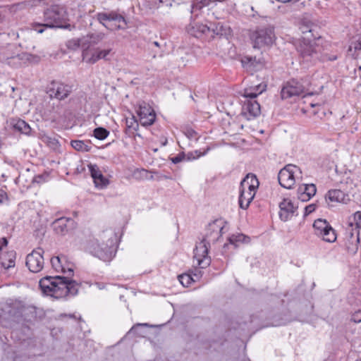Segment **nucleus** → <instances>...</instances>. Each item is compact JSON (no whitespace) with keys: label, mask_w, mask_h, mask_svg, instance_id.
Segmentation results:
<instances>
[{"label":"nucleus","mask_w":361,"mask_h":361,"mask_svg":"<svg viewBox=\"0 0 361 361\" xmlns=\"http://www.w3.org/2000/svg\"><path fill=\"white\" fill-rule=\"evenodd\" d=\"M63 262H66L64 255L56 256L51 258V264L53 269L57 272L66 274V276H47L40 279L39 282L42 292L54 298L59 299L68 295H75L78 290V284L75 281L69 278L73 274V265L68 264L64 268Z\"/></svg>","instance_id":"obj_1"},{"label":"nucleus","mask_w":361,"mask_h":361,"mask_svg":"<svg viewBox=\"0 0 361 361\" xmlns=\"http://www.w3.org/2000/svg\"><path fill=\"white\" fill-rule=\"evenodd\" d=\"M224 221L221 219L215 220L207 226V231L202 240L196 245L194 250V257L197 259L200 269L207 267L211 262L208 257V250L211 243H216L222 235L224 228Z\"/></svg>","instance_id":"obj_2"},{"label":"nucleus","mask_w":361,"mask_h":361,"mask_svg":"<svg viewBox=\"0 0 361 361\" xmlns=\"http://www.w3.org/2000/svg\"><path fill=\"white\" fill-rule=\"evenodd\" d=\"M44 23H34L31 25L32 29L38 33H42L47 27L67 28L68 20V13L63 6L53 5L44 11Z\"/></svg>","instance_id":"obj_3"},{"label":"nucleus","mask_w":361,"mask_h":361,"mask_svg":"<svg viewBox=\"0 0 361 361\" xmlns=\"http://www.w3.org/2000/svg\"><path fill=\"white\" fill-rule=\"evenodd\" d=\"M116 235L113 231L106 230L100 235L99 239L92 241L90 252L99 259L109 262L114 257Z\"/></svg>","instance_id":"obj_4"},{"label":"nucleus","mask_w":361,"mask_h":361,"mask_svg":"<svg viewBox=\"0 0 361 361\" xmlns=\"http://www.w3.org/2000/svg\"><path fill=\"white\" fill-rule=\"evenodd\" d=\"M297 51L303 62L314 63L318 61H335L336 55L329 56L322 54V47L314 40L303 39L297 45Z\"/></svg>","instance_id":"obj_5"},{"label":"nucleus","mask_w":361,"mask_h":361,"mask_svg":"<svg viewBox=\"0 0 361 361\" xmlns=\"http://www.w3.org/2000/svg\"><path fill=\"white\" fill-rule=\"evenodd\" d=\"M258 186V179L256 176L253 174L247 175L240 182L238 203L241 209H247L250 202L255 197Z\"/></svg>","instance_id":"obj_6"},{"label":"nucleus","mask_w":361,"mask_h":361,"mask_svg":"<svg viewBox=\"0 0 361 361\" xmlns=\"http://www.w3.org/2000/svg\"><path fill=\"white\" fill-rule=\"evenodd\" d=\"M96 19L106 28L109 30H125L128 22L123 13L118 11L97 13Z\"/></svg>","instance_id":"obj_7"},{"label":"nucleus","mask_w":361,"mask_h":361,"mask_svg":"<svg viewBox=\"0 0 361 361\" xmlns=\"http://www.w3.org/2000/svg\"><path fill=\"white\" fill-rule=\"evenodd\" d=\"M264 89L261 90L258 93L251 90H245L243 97L246 99L242 107V114L247 119L251 120L260 114V105L255 100L258 94L262 92Z\"/></svg>","instance_id":"obj_8"},{"label":"nucleus","mask_w":361,"mask_h":361,"mask_svg":"<svg viewBox=\"0 0 361 361\" xmlns=\"http://www.w3.org/2000/svg\"><path fill=\"white\" fill-rule=\"evenodd\" d=\"M253 47L259 49L272 44L275 39L274 27L266 25L259 27L252 36Z\"/></svg>","instance_id":"obj_9"},{"label":"nucleus","mask_w":361,"mask_h":361,"mask_svg":"<svg viewBox=\"0 0 361 361\" xmlns=\"http://www.w3.org/2000/svg\"><path fill=\"white\" fill-rule=\"evenodd\" d=\"M344 239L348 252L351 255L356 254L361 243V229L353 223H349L345 228Z\"/></svg>","instance_id":"obj_10"},{"label":"nucleus","mask_w":361,"mask_h":361,"mask_svg":"<svg viewBox=\"0 0 361 361\" xmlns=\"http://www.w3.org/2000/svg\"><path fill=\"white\" fill-rule=\"evenodd\" d=\"M301 175L299 167L293 164H288L280 170L278 175L279 184L284 188L290 189L295 183V179Z\"/></svg>","instance_id":"obj_11"},{"label":"nucleus","mask_w":361,"mask_h":361,"mask_svg":"<svg viewBox=\"0 0 361 361\" xmlns=\"http://www.w3.org/2000/svg\"><path fill=\"white\" fill-rule=\"evenodd\" d=\"M137 114L139 116L140 123L142 126H150L156 120L154 110L145 102H140L137 104Z\"/></svg>","instance_id":"obj_12"},{"label":"nucleus","mask_w":361,"mask_h":361,"mask_svg":"<svg viewBox=\"0 0 361 361\" xmlns=\"http://www.w3.org/2000/svg\"><path fill=\"white\" fill-rule=\"evenodd\" d=\"M54 232L59 235L71 234L76 228V223L71 218L61 217L52 223Z\"/></svg>","instance_id":"obj_13"},{"label":"nucleus","mask_w":361,"mask_h":361,"mask_svg":"<svg viewBox=\"0 0 361 361\" xmlns=\"http://www.w3.org/2000/svg\"><path fill=\"white\" fill-rule=\"evenodd\" d=\"M44 251L38 247L34 250L26 257V266L29 270L33 273L39 272L44 267V258L42 256Z\"/></svg>","instance_id":"obj_14"},{"label":"nucleus","mask_w":361,"mask_h":361,"mask_svg":"<svg viewBox=\"0 0 361 361\" xmlns=\"http://www.w3.org/2000/svg\"><path fill=\"white\" fill-rule=\"evenodd\" d=\"M306 86L301 82L293 80L286 83L281 90V94L283 99L295 96H300L305 93Z\"/></svg>","instance_id":"obj_15"},{"label":"nucleus","mask_w":361,"mask_h":361,"mask_svg":"<svg viewBox=\"0 0 361 361\" xmlns=\"http://www.w3.org/2000/svg\"><path fill=\"white\" fill-rule=\"evenodd\" d=\"M71 87L59 82H52L49 87L48 93L51 97L59 100L64 99L71 92Z\"/></svg>","instance_id":"obj_16"},{"label":"nucleus","mask_w":361,"mask_h":361,"mask_svg":"<svg viewBox=\"0 0 361 361\" xmlns=\"http://www.w3.org/2000/svg\"><path fill=\"white\" fill-rule=\"evenodd\" d=\"M30 55L27 53H22L8 56L4 53L0 54V60L13 68H18L30 59Z\"/></svg>","instance_id":"obj_17"},{"label":"nucleus","mask_w":361,"mask_h":361,"mask_svg":"<svg viewBox=\"0 0 361 361\" xmlns=\"http://www.w3.org/2000/svg\"><path fill=\"white\" fill-rule=\"evenodd\" d=\"M279 217L283 221L290 219L295 214L297 209V207H295L292 201L288 198L283 200L279 204Z\"/></svg>","instance_id":"obj_18"},{"label":"nucleus","mask_w":361,"mask_h":361,"mask_svg":"<svg viewBox=\"0 0 361 361\" xmlns=\"http://www.w3.org/2000/svg\"><path fill=\"white\" fill-rule=\"evenodd\" d=\"M88 168L97 187L104 188L109 184V180L106 178L99 167L95 164H89Z\"/></svg>","instance_id":"obj_19"},{"label":"nucleus","mask_w":361,"mask_h":361,"mask_svg":"<svg viewBox=\"0 0 361 361\" xmlns=\"http://www.w3.org/2000/svg\"><path fill=\"white\" fill-rule=\"evenodd\" d=\"M325 198L329 206H333V203L336 202L346 203L349 200L348 195L341 190H330Z\"/></svg>","instance_id":"obj_20"},{"label":"nucleus","mask_w":361,"mask_h":361,"mask_svg":"<svg viewBox=\"0 0 361 361\" xmlns=\"http://www.w3.org/2000/svg\"><path fill=\"white\" fill-rule=\"evenodd\" d=\"M87 38H73L69 39L66 42V47L69 49L75 50L79 47L83 49L82 56L83 59H86V50L89 48V44H87Z\"/></svg>","instance_id":"obj_21"},{"label":"nucleus","mask_w":361,"mask_h":361,"mask_svg":"<svg viewBox=\"0 0 361 361\" xmlns=\"http://www.w3.org/2000/svg\"><path fill=\"white\" fill-rule=\"evenodd\" d=\"M10 126L16 131L25 135H30L31 128L30 126L23 120L20 118H12L10 121Z\"/></svg>","instance_id":"obj_22"},{"label":"nucleus","mask_w":361,"mask_h":361,"mask_svg":"<svg viewBox=\"0 0 361 361\" xmlns=\"http://www.w3.org/2000/svg\"><path fill=\"white\" fill-rule=\"evenodd\" d=\"M16 252H7L0 256V265L6 269L15 267Z\"/></svg>","instance_id":"obj_23"},{"label":"nucleus","mask_w":361,"mask_h":361,"mask_svg":"<svg viewBox=\"0 0 361 361\" xmlns=\"http://www.w3.org/2000/svg\"><path fill=\"white\" fill-rule=\"evenodd\" d=\"M317 236L321 238L324 241L327 243H334L337 238L335 230L329 224L326 226V228L321 231V233H318Z\"/></svg>","instance_id":"obj_24"},{"label":"nucleus","mask_w":361,"mask_h":361,"mask_svg":"<svg viewBox=\"0 0 361 361\" xmlns=\"http://www.w3.org/2000/svg\"><path fill=\"white\" fill-rule=\"evenodd\" d=\"M243 66H252L254 69H259L263 66V61L256 56H245L241 59Z\"/></svg>","instance_id":"obj_25"},{"label":"nucleus","mask_w":361,"mask_h":361,"mask_svg":"<svg viewBox=\"0 0 361 361\" xmlns=\"http://www.w3.org/2000/svg\"><path fill=\"white\" fill-rule=\"evenodd\" d=\"M126 133L129 135L133 134L135 131L139 129L138 122L134 116L126 119Z\"/></svg>","instance_id":"obj_26"},{"label":"nucleus","mask_w":361,"mask_h":361,"mask_svg":"<svg viewBox=\"0 0 361 361\" xmlns=\"http://www.w3.org/2000/svg\"><path fill=\"white\" fill-rule=\"evenodd\" d=\"M191 35H194L196 37H199L202 34H206L207 32H209V25H204V24H195L192 26L190 30H189Z\"/></svg>","instance_id":"obj_27"},{"label":"nucleus","mask_w":361,"mask_h":361,"mask_svg":"<svg viewBox=\"0 0 361 361\" xmlns=\"http://www.w3.org/2000/svg\"><path fill=\"white\" fill-rule=\"evenodd\" d=\"M249 240V237L243 233L233 234L228 238L230 244L233 245L235 247H238V244L241 243H248Z\"/></svg>","instance_id":"obj_28"},{"label":"nucleus","mask_w":361,"mask_h":361,"mask_svg":"<svg viewBox=\"0 0 361 361\" xmlns=\"http://www.w3.org/2000/svg\"><path fill=\"white\" fill-rule=\"evenodd\" d=\"M105 37V34L103 32H95L90 35H88L84 38H87V44H89V47L91 45H94L102 41Z\"/></svg>","instance_id":"obj_29"},{"label":"nucleus","mask_w":361,"mask_h":361,"mask_svg":"<svg viewBox=\"0 0 361 361\" xmlns=\"http://www.w3.org/2000/svg\"><path fill=\"white\" fill-rule=\"evenodd\" d=\"M71 145L77 151L89 152L91 149V146L83 140H72Z\"/></svg>","instance_id":"obj_30"},{"label":"nucleus","mask_w":361,"mask_h":361,"mask_svg":"<svg viewBox=\"0 0 361 361\" xmlns=\"http://www.w3.org/2000/svg\"><path fill=\"white\" fill-rule=\"evenodd\" d=\"M212 31L215 35H226V27L220 23H210L209 24V32Z\"/></svg>","instance_id":"obj_31"},{"label":"nucleus","mask_w":361,"mask_h":361,"mask_svg":"<svg viewBox=\"0 0 361 361\" xmlns=\"http://www.w3.org/2000/svg\"><path fill=\"white\" fill-rule=\"evenodd\" d=\"M329 224V223L325 219H318L315 220L313 224L315 235H317L318 233H321V231L326 228Z\"/></svg>","instance_id":"obj_32"},{"label":"nucleus","mask_w":361,"mask_h":361,"mask_svg":"<svg viewBox=\"0 0 361 361\" xmlns=\"http://www.w3.org/2000/svg\"><path fill=\"white\" fill-rule=\"evenodd\" d=\"M25 310V306L22 302L16 301L13 303L11 313H12L14 316H20L23 314Z\"/></svg>","instance_id":"obj_33"},{"label":"nucleus","mask_w":361,"mask_h":361,"mask_svg":"<svg viewBox=\"0 0 361 361\" xmlns=\"http://www.w3.org/2000/svg\"><path fill=\"white\" fill-rule=\"evenodd\" d=\"M298 191L314 196L316 193L317 189L314 184H305L299 186Z\"/></svg>","instance_id":"obj_34"},{"label":"nucleus","mask_w":361,"mask_h":361,"mask_svg":"<svg viewBox=\"0 0 361 361\" xmlns=\"http://www.w3.org/2000/svg\"><path fill=\"white\" fill-rule=\"evenodd\" d=\"M180 283L185 287L189 286L192 282L196 281V279L189 274H183L178 276Z\"/></svg>","instance_id":"obj_35"},{"label":"nucleus","mask_w":361,"mask_h":361,"mask_svg":"<svg viewBox=\"0 0 361 361\" xmlns=\"http://www.w3.org/2000/svg\"><path fill=\"white\" fill-rule=\"evenodd\" d=\"M94 136L100 140H104L109 135V132L104 128L99 127L94 130Z\"/></svg>","instance_id":"obj_36"},{"label":"nucleus","mask_w":361,"mask_h":361,"mask_svg":"<svg viewBox=\"0 0 361 361\" xmlns=\"http://www.w3.org/2000/svg\"><path fill=\"white\" fill-rule=\"evenodd\" d=\"M44 142L47 144V145L54 150H58L60 147V144L59 140L55 137H51L49 136H46L44 137Z\"/></svg>","instance_id":"obj_37"},{"label":"nucleus","mask_w":361,"mask_h":361,"mask_svg":"<svg viewBox=\"0 0 361 361\" xmlns=\"http://www.w3.org/2000/svg\"><path fill=\"white\" fill-rule=\"evenodd\" d=\"M353 221L354 222H352L354 226H357V228L361 229V212H356L353 215Z\"/></svg>","instance_id":"obj_38"},{"label":"nucleus","mask_w":361,"mask_h":361,"mask_svg":"<svg viewBox=\"0 0 361 361\" xmlns=\"http://www.w3.org/2000/svg\"><path fill=\"white\" fill-rule=\"evenodd\" d=\"M111 49H105V50H97L95 52L97 54V59H106V57L110 53Z\"/></svg>","instance_id":"obj_39"},{"label":"nucleus","mask_w":361,"mask_h":361,"mask_svg":"<svg viewBox=\"0 0 361 361\" xmlns=\"http://www.w3.org/2000/svg\"><path fill=\"white\" fill-rule=\"evenodd\" d=\"M297 193L298 199L300 200L302 202L308 201L312 197L311 195L305 194V192H299L298 189L297 190Z\"/></svg>","instance_id":"obj_40"},{"label":"nucleus","mask_w":361,"mask_h":361,"mask_svg":"<svg viewBox=\"0 0 361 361\" xmlns=\"http://www.w3.org/2000/svg\"><path fill=\"white\" fill-rule=\"evenodd\" d=\"M185 154L181 153L174 157L171 158V160L173 164H178V163L182 161L185 159Z\"/></svg>","instance_id":"obj_41"},{"label":"nucleus","mask_w":361,"mask_h":361,"mask_svg":"<svg viewBox=\"0 0 361 361\" xmlns=\"http://www.w3.org/2000/svg\"><path fill=\"white\" fill-rule=\"evenodd\" d=\"M316 209V205L314 204H309L305 207V216H307L312 213Z\"/></svg>","instance_id":"obj_42"},{"label":"nucleus","mask_w":361,"mask_h":361,"mask_svg":"<svg viewBox=\"0 0 361 361\" xmlns=\"http://www.w3.org/2000/svg\"><path fill=\"white\" fill-rule=\"evenodd\" d=\"M351 320L355 323H360L361 322V311L355 312L352 317Z\"/></svg>","instance_id":"obj_43"},{"label":"nucleus","mask_w":361,"mask_h":361,"mask_svg":"<svg viewBox=\"0 0 361 361\" xmlns=\"http://www.w3.org/2000/svg\"><path fill=\"white\" fill-rule=\"evenodd\" d=\"M46 177L47 176H44V175H37V176L34 177L32 181L34 183H42L45 182Z\"/></svg>","instance_id":"obj_44"},{"label":"nucleus","mask_w":361,"mask_h":361,"mask_svg":"<svg viewBox=\"0 0 361 361\" xmlns=\"http://www.w3.org/2000/svg\"><path fill=\"white\" fill-rule=\"evenodd\" d=\"M353 45L355 50H361V35L353 42Z\"/></svg>","instance_id":"obj_45"},{"label":"nucleus","mask_w":361,"mask_h":361,"mask_svg":"<svg viewBox=\"0 0 361 361\" xmlns=\"http://www.w3.org/2000/svg\"><path fill=\"white\" fill-rule=\"evenodd\" d=\"M98 60H99V59H97L96 52H94L90 58L86 59V61L89 63H94Z\"/></svg>","instance_id":"obj_46"},{"label":"nucleus","mask_w":361,"mask_h":361,"mask_svg":"<svg viewBox=\"0 0 361 361\" xmlns=\"http://www.w3.org/2000/svg\"><path fill=\"white\" fill-rule=\"evenodd\" d=\"M202 275V272L200 269H195L192 273V276L195 278V279L198 280Z\"/></svg>","instance_id":"obj_47"},{"label":"nucleus","mask_w":361,"mask_h":361,"mask_svg":"<svg viewBox=\"0 0 361 361\" xmlns=\"http://www.w3.org/2000/svg\"><path fill=\"white\" fill-rule=\"evenodd\" d=\"M8 244V240L6 238H2L0 239V251L2 250L4 247H6Z\"/></svg>","instance_id":"obj_48"},{"label":"nucleus","mask_w":361,"mask_h":361,"mask_svg":"<svg viewBox=\"0 0 361 361\" xmlns=\"http://www.w3.org/2000/svg\"><path fill=\"white\" fill-rule=\"evenodd\" d=\"M142 326H147V324H137L134 325L130 329V330L129 331V333L131 334V333L135 332L137 327Z\"/></svg>","instance_id":"obj_49"},{"label":"nucleus","mask_w":361,"mask_h":361,"mask_svg":"<svg viewBox=\"0 0 361 361\" xmlns=\"http://www.w3.org/2000/svg\"><path fill=\"white\" fill-rule=\"evenodd\" d=\"M6 197V193H1L0 194V204H1L4 202V200Z\"/></svg>","instance_id":"obj_50"},{"label":"nucleus","mask_w":361,"mask_h":361,"mask_svg":"<svg viewBox=\"0 0 361 361\" xmlns=\"http://www.w3.org/2000/svg\"><path fill=\"white\" fill-rule=\"evenodd\" d=\"M140 172H141L142 173L145 174V176H147V173H148V171H147V170H145V169H142V170L140 171Z\"/></svg>","instance_id":"obj_51"},{"label":"nucleus","mask_w":361,"mask_h":361,"mask_svg":"<svg viewBox=\"0 0 361 361\" xmlns=\"http://www.w3.org/2000/svg\"><path fill=\"white\" fill-rule=\"evenodd\" d=\"M191 155H192V154H188V160H190V159H195V157H191Z\"/></svg>","instance_id":"obj_52"},{"label":"nucleus","mask_w":361,"mask_h":361,"mask_svg":"<svg viewBox=\"0 0 361 361\" xmlns=\"http://www.w3.org/2000/svg\"><path fill=\"white\" fill-rule=\"evenodd\" d=\"M68 264H71L70 263H68L67 262V260L66 259V262H63V266H64V268H66L68 267Z\"/></svg>","instance_id":"obj_53"},{"label":"nucleus","mask_w":361,"mask_h":361,"mask_svg":"<svg viewBox=\"0 0 361 361\" xmlns=\"http://www.w3.org/2000/svg\"><path fill=\"white\" fill-rule=\"evenodd\" d=\"M300 0H290V2H292L293 4H296L297 2H298Z\"/></svg>","instance_id":"obj_54"},{"label":"nucleus","mask_w":361,"mask_h":361,"mask_svg":"<svg viewBox=\"0 0 361 361\" xmlns=\"http://www.w3.org/2000/svg\"><path fill=\"white\" fill-rule=\"evenodd\" d=\"M152 44H154V46H156V47H159V42H154L152 43Z\"/></svg>","instance_id":"obj_55"},{"label":"nucleus","mask_w":361,"mask_h":361,"mask_svg":"<svg viewBox=\"0 0 361 361\" xmlns=\"http://www.w3.org/2000/svg\"><path fill=\"white\" fill-rule=\"evenodd\" d=\"M196 7H197V6H195V5H194V4H193V5L192 6V11H191V12H192V11H193V9H195Z\"/></svg>","instance_id":"obj_56"},{"label":"nucleus","mask_w":361,"mask_h":361,"mask_svg":"<svg viewBox=\"0 0 361 361\" xmlns=\"http://www.w3.org/2000/svg\"><path fill=\"white\" fill-rule=\"evenodd\" d=\"M188 133H189V134H190L191 136H192V135L195 133V131H191V132L190 131V132H188Z\"/></svg>","instance_id":"obj_57"}]
</instances>
